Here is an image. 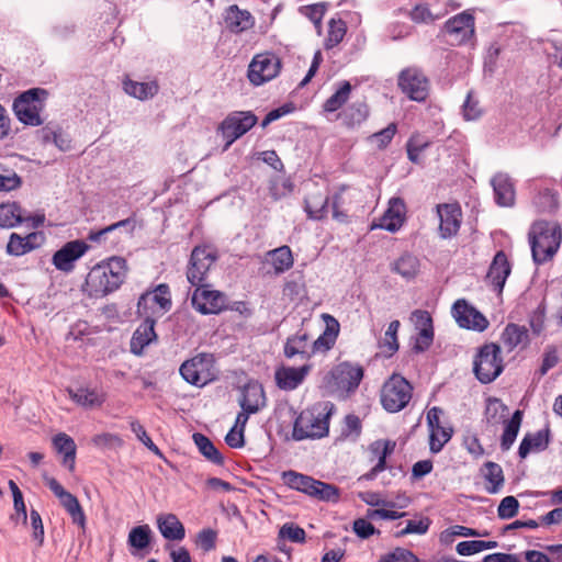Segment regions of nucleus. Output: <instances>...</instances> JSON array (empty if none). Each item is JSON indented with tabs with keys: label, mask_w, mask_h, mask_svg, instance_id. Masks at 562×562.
I'll return each mask as SVG.
<instances>
[{
	"label": "nucleus",
	"mask_w": 562,
	"mask_h": 562,
	"mask_svg": "<svg viewBox=\"0 0 562 562\" xmlns=\"http://www.w3.org/2000/svg\"><path fill=\"white\" fill-rule=\"evenodd\" d=\"M329 196L319 191L308 193L304 199V210L307 217L321 221L326 217L328 212Z\"/></svg>",
	"instance_id": "obj_27"
},
{
	"label": "nucleus",
	"mask_w": 562,
	"mask_h": 562,
	"mask_svg": "<svg viewBox=\"0 0 562 562\" xmlns=\"http://www.w3.org/2000/svg\"><path fill=\"white\" fill-rule=\"evenodd\" d=\"M412 319L415 324V327L418 331H424L427 329L428 331L434 330L432 318L427 311L416 310L412 314Z\"/></svg>",
	"instance_id": "obj_64"
},
{
	"label": "nucleus",
	"mask_w": 562,
	"mask_h": 562,
	"mask_svg": "<svg viewBox=\"0 0 562 562\" xmlns=\"http://www.w3.org/2000/svg\"><path fill=\"white\" fill-rule=\"evenodd\" d=\"M305 530L293 522L284 524L279 530V538L289 539L295 543H302L305 541Z\"/></svg>",
	"instance_id": "obj_56"
},
{
	"label": "nucleus",
	"mask_w": 562,
	"mask_h": 562,
	"mask_svg": "<svg viewBox=\"0 0 562 562\" xmlns=\"http://www.w3.org/2000/svg\"><path fill=\"white\" fill-rule=\"evenodd\" d=\"M26 220L16 202L0 204V227L12 228Z\"/></svg>",
	"instance_id": "obj_36"
},
{
	"label": "nucleus",
	"mask_w": 562,
	"mask_h": 562,
	"mask_svg": "<svg viewBox=\"0 0 562 562\" xmlns=\"http://www.w3.org/2000/svg\"><path fill=\"white\" fill-rule=\"evenodd\" d=\"M226 27L233 33H241L255 24L254 16L248 10H241L237 4L229 5L225 13Z\"/></svg>",
	"instance_id": "obj_24"
},
{
	"label": "nucleus",
	"mask_w": 562,
	"mask_h": 562,
	"mask_svg": "<svg viewBox=\"0 0 562 562\" xmlns=\"http://www.w3.org/2000/svg\"><path fill=\"white\" fill-rule=\"evenodd\" d=\"M510 272L512 267L507 256L503 250L497 251L487 272V279L491 281L495 291L502 293Z\"/></svg>",
	"instance_id": "obj_20"
},
{
	"label": "nucleus",
	"mask_w": 562,
	"mask_h": 562,
	"mask_svg": "<svg viewBox=\"0 0 562 562\" xmlns=\"http://www.w3.org/2000/svg\"><path fill=\"white\" fill-rule=\"evenodd\" d=\"M482 473L485 481L490 483V485L485 487L487 493H498L504 486L505 482L502 467L493 461H487L482 468Z\"/></svg>",
	"instance_id": "obj_35"
},
{
	"label": "nucleus",
	"mask_w": 562,
	"mask_h": 562,
	"mask_svg": "<svg viewBox=\"0 0 562 562\" xmlns=\"http://www.w3.org/2000/svg\"><path fill=\"white\" fill-rule=\"evenodd\" d=\"M88 249L89 246L83 240L68 241L54 254L53 265L60 271L70 272L74 269V262L82 257Z\"/></svg>",
	"instance_id": "obj_18"
},
{
	"label": "nucleus",
	"mask_w": 562,
	"mask_h": 562,
	"mask_svg": "<svg viewBox=\"0 0 562 562\" xmlns=\"http://www.w3.org/2000/svg\"><path fill=\"white\" fill-rule=\"evenodd\" d=\"M59 501L66 512L70 515L72 522L83 527L86 522V516L77 497L68 492L63 497H60Z\"/></svg>",
	"instance_id": "obj_45"
},
{
	"label": "nucleus",
	"mask_w": 562,
	"mask_h": 562,
	"mask_svg": "<svg viewBox=\"0 0 562 562\" xmlns=\"http://www.w3.org/2000/svg\"><path fill=\"white\" fill-rule=\"evenodd\" d=\"M519 509V502L514 496L504 497L497 508V515L501 519H510L515 517Z\"/></svg>",
	"instance_id": "obj_58"
},
{
	"label": "nucleus",
	"mask_w": 562,
	"mask_h": 562,
	"mask_svg": "<svg viewBox=\"0 0 562 562\" xmlns=\"http://www.w3.org/2000/svg\"><path fill=\"white\" fill-rule=\"evenodd\" d=\"M281 70V60L273 53L257 54L248 67V79L260 86L276 78Z\"/></svg>",
	"instance_id": "obj_12"
},
{
	"label": "nucleus",
	"mask_w": 562,
	"mask_h": 562,
	"mask_svg": "<svg viewBox=\"0 0 562 562\" xmlns=\"http://www.w3.org/2000/svg\"><path fill=\"white\" fill-rule=\"evenodd\" d=\"M265 393L261 385L257 383L247 384L241 392L239 405L247 413H257L263 405Z\"/></svg>",
	"instance_id": "obj_29"
},
{
	"label": "nucleus",
	"mask_w": 562,
	"mask_h": 562,
	"mask_svg": "<svg viewBox=\"0 0 562 562\" xmlns=\"http://www.w3.org/2000/svg\"><path fill=\"white\" fill-rule=\"evenodd\" d=\"M308 335L306 333H297L286 339L284 345V355L286 358L301 356L303 359L310 358Z\"/></svg>",
	"instance_id": "obj_37"
},
{
	"label": "nucleus",
	"mask_w": 562,
	"mask_h": 562,
	"mask_svg": "<svg viewBox=\"0 0 562 562\" xmlns=\"http://www.w3.org/2000/svg\"><path fill=\"white\" fill-rule=\"evenodd\" d=\"M92 442L94 446L99 448H116L121 447L123 445V440L119 435L110 434V432H103L95 435L92 438Z\"/></svg>",
	"instance_id": "obj_62"
},
{
	"label": "nucleus",
	"mask_w": 562,
	"mask_h": 562,
	"mask_svg": "<svg viewBox=\"0 0 562 562\" xmlns=\"http://www.w3.org/2000/svg\"><path fill=\"white\" fill-rule=\"evenodd\" d=\"M157 526L161 536L171 541H180L186 537V529L175 514L160 515Z\"/></svg>",
	"instance_id": "obj_26"
},
{
	"label": "nucleus",
	"mask_w": 562,
	"mask_h": 562,
	"mask_svg": "<svg viewBox=\"0 0 562 562\" xmlns=\"http://www.w3.org/2000/svg\"><path fill=\"white\" fill-rule=\"evenodd\" d=\"M33 250V246L29 245L22 236L12 233L7 244V252L11 256H22Z\"/></svg>",
	"instance_id": "obj_54"
},
{
	"label": "nucleus",
	"mask_w": 562,
	"mask_h": 562,
	"mask_svg": "<svg viewBox=\"0 0 562 562\" xmlns=\"http://www.w3.org/2000/svg\"><path fill=\"white\" fill-rule=\"evenodd\" d=\"M462 112H463V117L467 121L477 120L482 114V110L479 106V102L473 100L471 92H469L467 95V99L462 105Z\"/></svg>",
	"instance_id": "obj_63"
},
{
	"label": "nucleus",
	"mask_w": 562,
	"mask_h": 562,
	"mask_svg": "<svg viewBox=\"0 0 562 562\" xmlns=\"http://www.w3.org/2000/svg\"><path fill=\"white\" fill-rule=\"evenodd\" d=\"M369 115V109L363 102H356L348 106L342 114L344 122L353 127L355 125L361 124L367 120Z\"/></svg>",
	"instance_id": "obj_46"
},
{
	"label": "nucleus",
	"mask_w": 562,
	"mask_h": 562,
	"mask_svg": "<svg viewBox=\"0 0 562 562\" xmlns=\"http://www.w3.org/2000/svg\"><path fill=\"white\" fill-rule=\"evenodd\" d=\"M53 446L58 453L64 456L63 464L74 471L77 449L74 439L64 432H59L53 438Z\"/></svg>",
	"instance_id": "obj_32"
},
{
	"label": "nucleus",
	"mask_w": 562,
	"mask_h": 562,
	"mask_svg": "<svg viewBox=\"0 0 562 562\" xmlns=\"http://www.w3.org/2000/svg\"><path fill=\"white\" fill-rule=\"evenodd\" d=\"M528 338V331L524 326L508 324L501 337L503 345L512 351Z\"/></svg>",
	"instance_id": "obj_40"
},
{
	"label": "nucleus",
	"mask_w": 562,
	"mask_h": 562,
	"mask_svg": "<svg viewBox=\"0 0 562 562\" xmlns=\"http://www.w3.org/2000/svg\"><path fill=\"white\" fill-rule=\"evenodd\" d=\"M276 273H282L293 266V256L289 246H281L268 252Z\"/></svg>",
	"instance_id": "obj_42"
},
{
	"label": "nucleus",
	"mask_w": 562,
	"mask_h": 562,
	"mask_svg": "<svg viewBox=\"0 0 562 562\" xmlns=\"http://www.w3.org/2000/svg\"><path fill=\"white\" fill-rule=\"evenodd\" d=\"M351 85L349 81H342L336 92L324 103L323 109L326 112H335L340 109L349 99Z\"/></svg>",
	"instance_id": "obj_43"
},
{
	"label": "nucleus",
	"mask_w": 562,
	"mask_h": 562,
	"mask_svg": "<svg viewBox=\"0 0 562 562\" xmlns=\"http://www.w3.org/2000/svg\"><path fill=\"white\" fill-rule=\"evenodd\" d=\"M344 205H345L344 192L335 193L331 198L333 218L339 223L348 222V214L344 210Z\"/></svg>",
	"instance_id": "obj_60"
},
{
	"label": "nucleus",
	"mask_w": 562,
	"mask_h": 562,
	"mask_svg": "<svg viewBox=\"0 0 562 562\" xmlns=\"http://www.w3.org/2000/svg\"><path fill=\"white\" fill-rule=\"evenodd\" d=\"M491 184L493 187L495 202L499 206L508 207L514 205L515 189L508 175L503 172L496 173L492 178Z\"/></svg>",
	"instance_id": "obj_22"
},
{
	"label": "nucleus",
	"mask_w": 562,
	"mask_h": 562,
	"mask_svg": "<svg viewBox=\"0 0 562 562\" xmlns=\"http://www.w3.org/2000/svg\"><path fill=\"white\" fill-rule=\"evenodd\" d=\"M452 315L462 328L484 331L488 327V321L475 307L464 299L457 300L452 305Z\"/></svg>",
	"instance_id": "obj_16"
},
{
	"label": "nucleus",
	"mask_w": 562,
	"mask_h": 562,
	"mask_svg": "<svg viewBox=\"0 0 562 562\" xmlns=\"http://www.w3.org/2000/svg\"><path fill=\"white\" fill-rule=\"evenodd\" d=\"M529 239L533 261L541 265L551 259L558 251L562 240V232L555 223L538 221L531 226Z\"/></svg>",
	"instance_id": "obj_3"
},
{
	"label": "nucleus",
	"mask_w": 562,
	"mask_h": 562,
	"mask_svg": "<svg viewBox=\"0 0 562 562\" xmlns=\"http://www.w3.org/2000/svg\"><path fill=\"white\" fill-rule=\"evenodd\" d=\"M363 378V369L358 364L341 362L334 367L325 376L326 386L331 392H352Z\"/></svg>",
	"instance_id": "obj_7"
},
{
	"label": "nucleus",
	"mask_w": 562,
	"mask_h": 562,
	"mask_svg": "<svg viewBox=\"0 0 562 562\" xmlns=\"http://www.w3.org/2000/svg\"><path fill=\"white\" fill-rule=\"evenodd\" d=\"M401 324L398 321H392L384 334V338L381 341V347H386L389 356L394 355L398 350L397 331Z\"/></svg>",
	"instance_id": "obj_52"
},
{
	"label": "nucleus",
	"mask_w": 562,
	"mask_h": 562,
	"mask_svg": "<svg viewBox=\"0 0 562 562\" xmlns=\"http://www.w3.org/2000/svg\"><path fill=\"white\" fill-rule=\"evenodd\" d=\"M395 447H396L395 441L389 440V439L387 440L380 439V440L373 441L370 445L369 450L373 456H375L378 458V462H381V460L383 461V468L386 469V458L394 452Z\"/></svg>",
	"instance_id": "obj_49"
},
{
	"label": "nucleus",
	"mask_w": 562,
	"mask_h": 562,
	"mask_svg": "<svg viewBox=\"0 0 562 562\" xmlns=\"http://www.w3.org/2000/svg\"><path fill=\"white\" fill-rule=\"evenodd\" d=\"M549 442V429L527 434L519 445L518 456L525 459L531 451H543L548 448Z\"/></svg>",
	"instance_id": "obj_30"
},
{
	"label": "nucleus",
	"mask_w": 562,
	"mask_h": 562,
	"mask_svg": "<svg viewBox=\"0 0 562 562\" xmlns=\"http://www.w3.org/2000/svg\"><path fill=\"white\" fill-rule=\"evenodd\" d=\"M226 294L204 283L196 285L191 294L193 308L202 315H217L225 311Z\"/></svg>",
	"instance_id": "obj_11"
},
{
	"label": "nucleus",
	"mask_w": 562,
	"mask_h": 562,
	"mask_svg": "<svg viewBox=\"0 0 562 562\" xmlns=\"http://www.w3.org/2000/svg\"><path fill=\"white\" fill-rule=\"evenodd\" d=\"M123 89L128 95L140 101L153 99L159 91V85L156 80L138 82L126 77L123 80Z\"/></svg>",
	"instance_id": "obj_28"
},
{
	"label": "nucleus",
	"mask_w": 562,
	"mask_h": 562,
	"mask_svg": "<svg viewBox=\"0 0 562 562\" xmlns=\"http://www.w3.org/2000/svg\"><path fill=\"white\" fill-rule=\"evenodd\" d=\"M21 186V178L12 169L0 164V191H11Z\"/></svg>",
	"instance_id": "obj_55"
},
{
	"label": "nucleus",
	"mask_w": 562,
	"mask_h": 562,
	"mask_svg": "<svg viewBox=\"0 0 562 562\" xmlns=\"http://www.w3.org/2000/svg\"><path fill=\"white\" fill-rule=\"evenodd\" d=\"M327 317L331 319L334 325H327L323 334L313 342V353L318 351H327L335 345L339 331V325L334 317L329 315H327Z\"/></svg>",
	"instance_id": "obj_41"
},
{
	"label": "nucleus",
	"mask_w": 562,
	"mask_h": 562,
	"mask_svg": "<svg viewBox=\"0 0 562 562\" xmlns=\"http://www.w3.org/2000/svg\"><path fill=\"white\" fill-rule=\"evenodd\" d=\"M126 271V260L122 257H112L90 270L83 290L91 297H103L122 285Z\"/></svg>",
	"instance_id": "obj_1"
},
{
	"label": "nucleus",
	"mask_w": 562,
	"mask_h": 562,
	"mask_svg": "<svg viewBox=\"0 0 562 562\" xmlns=\"http://www.w3.org/2000/svg\"><path fill=\"white\" fill-rule=\"evenodd\" d=\"M131 430L135 434L137 439L153 453L156 456L162 458V452L160 449L154 443L151 438L148 436L147 431L143 427V425L139 424L138 420H132L130 423Z\"/></svg>",
	"instance_id": "obj_53"
},
{
	"label": "nucleus",
	"mask_w": 562,
	"mask_h": 562,
	"mask_svg": "<svg viewBox=\"0 0 562 562\" xmlns=\"http://www.w3.org/2000/svg\"><path fill=\"white\" fill-rule=\"evenodd\" d=\"M406 220V204L400 196H393L380 218L379 227L391 233L397 232Z\"/></svg>",
	"instance_id": "obj_19"
},
{
	"label": "nucleus",
	"mask_w": 562,
	"mask_h": 562,
	"mask_svg": "<svg viewBox=\"0 0 562 562\" xmlns=\"http://www.w3.org/2000/svg\"><path fill=\"white\" fill-rule=\"evenodd\" d=\"M522 420V412L516 411L512 418L506 422L504 432L501 438V448L506 451L509 450L516 440Z\"/></svg>",
	"instance_id": "obj_39"
},
{
	"label": "nucleus",
	"mask_w": 562,
	"mask_h": 562,
	"mask_svg": "<svg viewBox=\"0 0 562 562\" xmlns=\"http://www.w3.org/2000/svg\"><path fill=\"white\" fill-rule=\"evenodd\" d=\"M134 226H135V221L133 218H125V220L119 221L114 224H111L102 229H99L97 232H90L88 235V240L98 243L108 233L114 232L119 228H127L128 232H132L134 229Z\"/></svg>",
	"instance_id": "obj_50"
},
{
	"label": "nucleus",
	"mask_w": 562,
	"mask_h": 562,
	"mask_svg": "<svg viewBox=\"0 0 562 562\" xmlns=\"http://www.w3.org/2000/svg\"><path fill=\"white\" fill-rule=\"evenodd\" d=\"M396 133V124L391 123L385 128L371 135V140L375 142L379 148H385L393 139Z\"/></svg>",
	"instance_id": "obj_61"
},
{
	"label": "nucleus",
	"mask_w": 562,
	"mask_h": 562,
	"mask_svg": "<svg viewBox=\"0 0 562 562\" xmlns=\"http://www.w3.org/2000/svg\"><path fill=\"white\" fill-rule=\"evenodd\" d=\"M156 321L151 317H146L134 331L131 339V351L136 356H140L149 344L157 340L155 331Z\"/></svg>",
	"instance_id": "obj_21"
},
{
	"label": "nucleus",
	"mask_w": 562,
	"mask_h": 562,
	"mask_svg": "<svg viewBox=\"0 0 562 562\" xmlns=\"http://www.w3.org/2000/svg\"><path fill=\"white\" fill-rule=\"evenodd\" d=\"M445 30L452 45L469 43L475 33L474 16L468 11L461 12L445 23Z\"/></svg>",
	"instance_id": "obj_15"
},
{
	"label": "nucleus",
	"mask_w": 562,
	"mask_h": 562,
	"mask_svg": "<svg viewBox=\"0 0 562 562\" xmlns=\"http://www.w3.org/2000/svg\"><path fill=\"white\" fill-rule=\"evenodd\" d=\"M398 87L409 99L418 102L425 101L429 91L427 77L417 68L402 70Z\"/></svg>",
	"instance_id": "obj_13"
},
{
	"label": "nucleus",
	"mask_w": 562,
	"mask_h": 562,
	"mask_svg": "<svg viewBox=\"0 0 562 562\" xmlns=\"http://www.w3.org/2000/svg\"><path fill=\"white\" fill-rule=\"evenodd\" d=\"M378 562H418V559L412 551L404 548H396L381 555Z\"/></svg>",
	"instance_id": "obj_57"
},
{
	"label": "nucleus",
	"mask_w": 562,
	"mask_h": 562,
	"mask_svg": "<svg viewBox=\"0 0 562 562\" xmlns=\"http://www.w3.org/2000/svg\"><path fill=\"white\" fill-rule=\"evenodd\" d=\"M412 396V384L404 376L393 374L382 386L381 404L386 412L398 413L408 405Z\"/></svg>",
	"instance_id": "obj_6"
},
{
	"label": "nucleus",
	"mask_w": 562,
	"mask_h": 562,
	"mask_svg": "<svg viewBox=\"0 0 562 562\" xmlns=\"http://www.w3.org/2000/svg\"><path fill=\"white\" fill-rule=\"evenodd\" d=\"M443 411L434 406L427 412V426L429 428V450L431 453H439L445 445L451 439L453 429L445 427L440 423Z\"/></svg>",
	"instance_id": "obj_17"
},
{
	"label": "nucleus",
	"mask_w": 562,
	"mask_h": 562,
	"mask_svg": "<svg viewBox=\"0 0 562 562\" xmlns=\"http://www.w3.org/2000/svg\"><path fill=\"white\" fill-rule=\"evenodd\" d=\"M419 259L409 252L403 254L391 265V271L400 274L402 278L406 280H412L416 278L417 274L419 273Z\"/></svg>",
	"instance_id": "obj_33"
},
{
	"label": "nucleus",
	"mask_w": 562,
	"mask_h": 562,
	"mask_svg": "<svg viewBox=\"0 0 562 562\" xmlns=\"http://www.w3.org/2000/svg\"><path fill=\"white\" fill-rule=\"evenodd\" d=\"M149 303L159 305V307L167 312L171 307L170 290L165 283L158 284L153 292H147L140 295L137 302L138 313L146 312Z\"/></svg>",
	"instance_id": "obj_25"
},
{
	"label": "nucleus",
	"mask_w": 562,
	"mask_h": 562,
	"mask_svg": "<svg viewBox=\"0 0 562 562\" xmlns=\"http://www.w3.org/2000/svg\"><path fill=\"white\" fill-rule=\"evenodd\" d=\"M257 122L258 117L251 111H234L229 113L218 126V132L226 139L225 149L250 131Z\"/></svg>",
	"instance_id": "obj_9"
},
{
	"label": "nucleus",
	"mask_w": 562,
	"mask_h": 562,
	"mask_svg": "<svg viewBox=\"0 0 562 562\" xmlns=\"http://www.w3.org/2000/svg\"><path fill=\"white\" fill-rule=\"evenodd\" d=\"M439 218L438 234L442 239L454 237L461 227L462 210L459 203H441L436 205Z\"/></svg>",
	"instance_id": "obj_14"
},
{
	"label": "nucleus",
	"mask_w": 562,
	"mask_h": 562,
	"mask_svg": "<svg viewBox=\"0 0 562 562\" xmlns=\"http://www.w3.org/2000/svg\"><path fill=\"white\" fill-rule=\"evenodd\" d=\"M151 541V529L148 525H139L131 529L127 542L137 550L146 549Z\"/></svg>",
	"instance_id": "obj_44"
},
{
	"label": "nucleus",
	"mask_w": 562,
	"mask_h": 562,
	"mask_svg": "<svg viewBox=\"0 0 562 562\" xmlns=\"http://www.w3.org/2000/svg\"><path fill=\"white\" fill-rule=\"evenodd\" d=\"M503 370L501 347L493 342L483 345L473 361V372L476 379L483 384H488L496 380Z\"/></svg>",
	"instance_id": "obj_5"
},
{
	"label": "nucleus",
	"mask_w": 562,
	"mask_h": 562,
	"mask_svg": "<svg viewBox=\"0 0 562 562\" xmlns=\"http://www.w3.org/2000/svg\"><path fill=\"white\" fill-rule=\"evenodd\" d=\"M282 480L290 488L305 493L308 496H313L316 480L312 476L289 470L282 473Z\"/></svg>",
	"instance_id": "obj_34"
},
{
	"label": "nucleus",
	"mask_w": 562,
	"mask_h": 562,
	"mask_svg": "<svg viewBox=\"0 0 562 562\" xmlns=\"http://www.w3.org/2000/svg\"><path fill=\"white\" fill-rule=\"evenodd\" d=\"M507 411V406L502 403L501 400L496 397H488L486 400V406L484 416L488 424H499L505 416Z\"/></svg>",
	"instance_id": "obj_47"
},
{
	"label": "nucleus",
	"mask_w": 562,
	"mask_h": 562,
	"mask_svg": "<svg viewBox=\"0 0 562 562\" xmlns=\"http://www.w3.org/2000/svg\"><path fill=\"white\" fill-rule=\"evenodd\" d=\"M69 397L78 405L85 408L100 407L104 403L103 394L99 393L94 389L78 387L67 389Z\"/></svg>",
	"instance_id": "obj_31"
},
{
	"label": "nucleus",
	"mask_w": 562,
	"mask_h": 562,
	"mask_svg": "<svg viewBox=\"0 0 562 562\" xmlns=\"http://www.w3.org/2000/svg\"><path fill=\"white\" fill-rule=\"evenodd\" d=\"M214 358L211 353H199L186 360L179 371L181 376L190 384L204 386L213 380Z\"/></svg>",
	"instance_id": "obj_8"
},
{
	"label": "nucleus",
	"mask_w": 562,
	"mask_h": 562,
	"mask_svg": "<svg viewBox=\"0 0 562 562\" xmlns=\"http://www.w3.org/2000/svg\"><path fill=\"white\" fill-rule=\"evenodd\" d=\"M310 369V366L280 368L276 371L277 385L285 391L295 390L304 381Z\"/></svg>",
	"instance_id": "obj_23"
},
{
	"label": "nucleus",
	"mask_w": 562,
	"mask_h": 562,
	"mask_svg": "<svg viewBox=\"0 0 562 562\" xmlns=\"http://www.w3.org/2000/svg\"><path fill=\"white\" fill-rule=\"evenodd\" d=\"M217 256L215 251L206 246L193 248L188 269L187 280L192 286L202 285L206 281L211 267L215 263Z\"/></svg>",
	"instance_id": "obj_10"
},
{
	"label": "nucleus",
	"mask_w": 562,
	"mask_h": 562,
	"mask_svg": "<svg viewBox=\"0 0 562 562\" xmlns=\"http://www.w3.org/2000/svg\"><path fill=\"white\" fill-rule=\"evenodd\" d=\"M347 25L342 20L331 19L328 23V35L325 46L327 49L337 46L345 37Z\"/></svg>",
	"instance_id": "obj_48"
},
{
	"label": "nucleus",
	"mask_w": 562,
	"mask_h": 562,
	"mask_svg": "<svg viewBox=\"0 0 562 562\" xmlns=\"http://www.w3.org/2000/svg\"><path fill=\"white\" fill-rule=\"evenodd\" d=\"M192 439L199 449V452L214 464L221 465L224 462L222 453L214 443L203 434L194 432Z\"/></svg>",
	"instance_id": "obj_38"
},
{
	"label": "nucleus",
	"mask_w": 562,
	"mask_h": 562,
	"mask_svg": "<svg viewBox=\"0 0 562 562\" xmlns=\"http://www.w3.org/2000/svg\"><path fill=\"white\" fill-rule=\"evenodd\" d=\"M312 497L324 502H337L339 498V490L335 485L316 480Z\"/></svg>",
	"instance_id": "obj_51"
},
{
	"label": "nucleus",
	"mask_w": 562,
	"mask_h": 562,
	"mask_svg": "<svg viewBox=\"0 0 562 562\" xmlns=\"http://www.w3.org/2000/svg\"><path fill=\"white\" fill-rule=\"evenodd\" d=\"M335 411L330 402H323L314 405L311 409L303 411L293 425V439H316L323 438L329 431V418Z\"/></svg>",
	"instance_id": "obj_2"
},
{
	"label": "nucleus",
	"mask_w": 562,
	"mask_h": 562,
	"mask_svg": "<svg viewBox=\"0 0 562 562\" xmlns=\"http://www.w3.org/2000/svg\"><path fill=\"white\" fill-rule=\"evenodd\" d=\"M217 532L211 528H204L196 535V544L204 551L210 552L215 549Z\"/></svg>",
	"instance_id": "obj_59"
},
{
	"label": "nucleus",
	"mask_w": 562,
	"mask_h": 562,
	"mask_svg": "<svg viewBox=\"0 0 562 562\" xmlns=\"http://www.w3.org/2000/svg\"><path fill=\"white\" fill-rule=\"evenodd\" d=\"M47 97L48 92L42 88H32L22 92L13 101V111L16 119L24 125H42L41 112L45 106Z\"/></svg>",
	"instance_id": "obj_4"
}]
</instances>
